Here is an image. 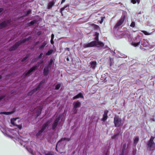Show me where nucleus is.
<instances>
[{"label":"nucleus","mask_w":155,"mask_h":155,"mask_svg":"<svg viewBox=\"0 0 155 155\" xmlns=\"http://www.w3.org/2000/svg\"><path fill=\"white\" fill-rule=\"evenodd\" d=\"M20 144L25 147L27 150L31 154H33V150L32 148L35 147V145L33 141L28 142L24 138H21L18 140Z\"/></svg>","instance_id":"1"},{"label":"nucleus","mask_w":155,"mask_h":155,"mask_svg":"<svg viewBox=\"0 0 155 155\" xmlns=\"http://www.w3.org/2000/svg\"><path fill=\"white\" fill-rule=\"evenodd\" d=\"M99 33L96 32L95 34V41H92L87 44H84L83 46L84 48H87L95 46H97L98 47H103L104 46V44L98 40Z\"/></svg>","instance_id":"2"},{"label":"nucleus","mask_w":155,"mask_h":155,"mask_svg":"<svg viewBox=\"0 0 155 155\" xmlns=\"http://www.w3.org/2000/svg\"><path fill=\"white\" fill-rule=\"evenodd\" d=\"M67 140L65 138L59 140L57 143L56 146V149L60 153H62V152L61 150H63L64 147L66 144Z\"/></svg>","instance_id":"3"},{"label":"nucleus","mask_w":155,"mask_h":155,"mask_svg":"<svg viewBox=\"0 0 155 155\" xmlns=\"http://www.w3.org/2000/svg\"><path fill=\"white\" fill-rule=\"evenodd\" d=\"M114 122L115 126L116 127L121 126L124 124V122L117 115L115 116L114 117Z\"/></svg>","instance_id":"4"},{"label":"nucleus","mask_w":155,"mask_h":155,"mask_svg":"<svg viewBox=\"0 0 155 155\" xmlns=\"http://www.w3.org/2000/svg\"><path fill=\"white\" fill-rule=\"evenodd\" d=\"M141 39L142 38L140 35H137L136 37L134 39L133 41L131 43L132 45L135 47L138 46L140 44V42L141 41Z\"/></svg>","instance_id":"5"},{"label":"nucleus","mask_w":155,"mask_h":155,"mask_svg":"<svg viewBox=\"0 0 155 155\" xmlns=\"http://www.w3.org/2000/svg\"><path fill=\"white\" fill-rule=\"evenodd\" d=\"M60 115H57L55 117H54L52 120H54L52 124V128L53 129H55L58 124V123L60 120Z\"/></svg>","instance_id":"6"},{"label":"nucleus","mask_w":155,"mask_h":155,"mask_svg":"<svg viewBox=\"0 0 155 155\" xmlns=\"http://www.w3.org/2000/svg\"><path fill=\"white\" fill-rule=\"evenodd\" d=\"M52 120H48L46 124H44L43 126L41 129L36 134L37 137L39 136L41 134L43 131L47 127V126L50 124Z\"/></svg>","instance_id":"7"},{"label":"nucleus","mask_w":155,"mask_h":155,"mask_svg":"<svg viewBox=\"0 0 155 155\" xmlns=\"http://www.w3.org/2000/svg\"><path fill=\"white\" fill-rule=\"evenodd\" d=\"M74 106L73 109V112L72 114H75L77 112V108L81 106V103L80 102L77 101L74 103Z\"/></svg>","instance_id":"8"},{"label":"nucleus","mask_w":155,"mask_h":155,"mask_svg":"<svg viewBox=\"0 0 155 155\" xmlns=\"http://www.w3.org/2000/svg\"><path fill=\"white\" fill-rule=\"evenodd\" d=\"M26 39H24L16 43L15 45L10 48V50L12 51L15 50L20 45L21 43H24L26 41Z\"/></svg>","instance_id":"9"},{"label":"nucleus","mask_w":155,"mask_h":155,"mask_svg":"<svg viewBox=\"0 0 155 155\" xmlns=\"http://www.w3.org/2000/svg\"><path fill=\"white\" fill-rule=\"evenodd\" d=\"M147 148L150 150H153L155 147V143L154 141H149L147 143Z\"/></svg>","instance_id":"10"},{"label":"nucleus","mask_w":155,"mask_h":155,"mask_svg":"<svg viewBox=\"0 0 155 155\" xmlns=\"http://www.w3.org/2000/svg\"><path fill=\"white\" fill-rule=\"evenodd\" d=\"M125 17V15H123L121 16L119 21H118L117 22V24L115 25L114 27V28H117V27L121 25L122 24V23H123Z\"/></svg>","instance_id":"11"},{"label":"nucleus","mask_w":155,"mask_h":155,"mask_svg":"<svg viewBox=\"0 0 155 155\" xmlns=\"http://www.w3.org/2000/svg\"><path fill=\"white\" fill-rule=\"evenodd\" d=\"M53 62L52 59H51L48 65L46 66L44 70V73L45 75H47L48 73L49 68L51 67Z\"/></svg>","instance_id":"12"},{"label":"nucleus","mask_w":155,"mask_h":155,"mask_svg":"<svg viewBox=\"0 0 155 155\" xmlns=\"http://www.w3.org/2000/svg\"><path fill=\"white\" fill-rule=\"evenodd\" d=\"M44 82L43 81H41L40 83L39 84L38 86L35 89L33 90H32V91L28 93V95L29 96L31 95L34 93V92L36 91L40 87L41 85Z\"/></svg>","instance_id":"13"},{"label":"nucleus","mask_w":155,"mask_h":155,"mask_svg":"<svg viewBox=\"0 0 155 155\" xmlns=\"http://www.w3.org/2000/svg\"><path fill=\"white\" fill-rule=\"evenodd\" d=\"M11 24L10 21H8L7 22L4 21L0 24V28H1L3 27H6L7 26Z\"/></svg>","instance_id":"14"},{"label":"nucleus","mask_w":155,"mask_h":155,"mask_svg":"<svg viewBox=\"0 0 155 155\" xmlns=\"http://www.w3.org/2000/svg\"><path fill=\"white\" fill-rule=\"evenodd\" d=\"M18 118H13L11 120V123L14 125L18 127L19 129H21L22 128V126L21 125H16V121Z\"/></svg>","instance_id":"15"},{"label":"nucleus","mask_w":155,"mask_h":155,"mask_svg":"<svg viewBox=\"0 0 155 155\" xmlns=\"http://www.w3.org/2000/svg\"><path fill=\"white\" fill-rule=\"evenodd\" d=\"M37 67L36 66H35L31 68L27 72L24 74V75L25 76H28L30 75V74L33 71L36 69Z\"/></svg>","instance_id":"16"},{"label":"nucleus","mask_w":155,"mask_h":155,"mask_svg":"<svg viewBox=\"0 0 155 155\" xmlns=\"http://www.w3.org/2000/svg\"><path fill=\"white\" fill-rule=\"evenodd\" d=\"M42 108V106H38L37 108L35 110V111L36 110V113L37 117L38 116L41 114Z\"/></svg>","instance_id":"17"},{"label":"nucleus","mask_w":155,"mask_h":155,"mask_svg":"<svg viewBox=\"0 0 155 155\" xmlns=\"http://www.w3.org/2000/svg\"><path fill=\"white\" fill-rule=\"evenodd\" d=\"M108 112L107 110H105L104 112V114L103 115V117L102 119V120L103 121H105L107 118V114Z\"/></svg>","instance_id":"18"},{"label":"nucleus","mask_w":155,"mask_h":155,"mask_svg":"<svg viewBox=\"0 0 155 155\" xmlns=\"http://www.w3.org/2000/svg\"><path fill=\"white\" fill-rule=\"evenodd\" d=\"M82 98L83 99L84 98V97L82 94L80 93L78 94L75 96L73 98V99H76L78 98Z\"/></svg>","instance_id":"19"},{"label":"nucleus","mask_w":155,"mask_h":155,"mask_svg":"<svg viewBox=\"0 0 155 155\" xmlns=\"http://www.w3.org/2000/svg\"><path fill=\"white\" fill-rule=\"evenodd\" d=\"M141 44L144 47H147L149 45V44L147 41L146 40H143V41H141Z\"/></svg>","instance_id":"20"},{"label":"nucleus","mask_w":155,"mask_h":155,"mask_svg":"<svg viewBox=\"0 0 155 155\" xmlns=\"http://www.w3.org/2000/svg\"><path fill=\"white\" fill-rule=\"evenodd\" d=\"M91 67L93 68H95L96 65V62L95 61H91L90 63Z\"/></svg>","instance_id":"21"},{"label":"nucleus","mask_w":155,"mask_h":155,"mask_svg":"<svg viewBox=\"0 0 155 155\" xmlns=\"http://www.w3.org/2000/svg\"><path fill=\"white\" fill-rule=\"evenodd\" d=\"M138 141L139 138L137 137H135L134 141V143L136 145L137 143H138Z\"/></svg>","instance_id":"22"},{"label":"nucleus","mask_w":155,"mask_h":155,"mask_svg":"<svg viewBox=\"0 0 155 155\" xmlns=\"http://www.w3.org/2000/svg\"><path fill=\"white\" fill-rule=\"evenodd\" d=\"M54 3L52 2H50L48 5V9H50L51 8L53 5Z\"/></svg>","instance_id":"23"},{"label":"nucleus","mask_w":155,"mask_h":155,"mask_svg":"<svg viewBox=\"0 0 155 155\" xmlns=\"http://www.w3.org/2000/svg\"><path fill=\"white\" fill-rule=\"evenodd\" d=\"M141 31L143 32L145 35H150L152 32L149 33L145 31Z\"/></svg>","instance_id":"24"},{"label":"nucleus","mask_w":155,"mask_h":155,"mask_svg":"<svg viewBox=\"0 0 155 155\" xmlns=\"http://www.w3.org/2000/svg\"><path fill=\"white\" fill-rule=\"evenodd\" d=\"M46 44L47 43L46 42H44L39 47V48L41 49L43 48Z\"/></svg>","instance_id":"25"},{"label":"nucleus","mask_w":155,"mask_h":155,"mask_svg":"<svg viewBox=\"0 0 155 155\" xmlns=\"http://www.w3.org/2000/svg\"><path fill=\"white\" fill-rule=\"evenodd\" d=\"M131 2L134 4H136L137 2L139 4L140 2V0H131Z\"/></svg>","instance_id":"26"},{"label":"nucleus","mask_w":155,"mask_h":155,"mask_svg":"<svg viewBox=\"0 0 155 155\" xmlns=\"http://www.w3.org/2000/svg\"><path fill=\"white\" fill-rule=\"evenodd\" d=\"M53 51L51 50H49L48 52L46 53V55H49L51 54L52 52Z\"/></svg>","instance_id":"27"},{"label":"nucleus","mask_w":155,"mask_h":155,"mask_svg":"<svg viewBox=\"0 0 155 155\" xmlns=\"http://www.w3.org/2000/svg\"><path fill=\"white\" fill-rule=\"evenodd\" d=\"M61 84H59L56 85L55 86V89L58 90L59 88L61 87Z\"/></svg>","instance_id":"28"},{"label":"nucleus","mask_w":155,"mask_h":155,"mask_svg":"<svg viewBox=\"0 0 155 155\" xmlns=\"http://www.w3.org/2000/svg\"><path fill=\"white\" fill-rule=\"evenodd\" d=\"M135 22L133 21L132 22L130 25V26L133 28H134L135 27Z\"/></svg>","instance_id":"29"},{"label":"nucleus","mask_w":155,"mask_h":155,"mask_svg":"<svg viewBox=\"0 0 155 155\" xmlns=\"http://www.w3.org/2000/svg\"><path fill=\"white\" fill-rule=\"evenodd\" d=\"M31 12V10H29L25 13V14L26 15H28Z\"/></svg>","instance_id":"30"},{"label":"nucleus","mask_w":155,"mask_h":155,"mask_svg":"<svg viewBox=\"0 0 155 155\" xmlns=\"http://www.w3.org/2000/svg\"><path fill=\"white\" fill-rule=\"evenodd\" d=\"M3 114H7V115H9L11 114H12V112H4L2 113Z\"/></svg>","instance_id":"31"},{"label":"nucleus","mask_w":155,"mask_h":155,"mask_svg":"<svg viewBox=\"0 0 155 155\" xmlns=\"http://www.w3.org/2000/svg\"><path fill=\"white\" fill-rule=\"evenodd\" d=\"M118 135H119V134H115V135H114V136H113L112 137V139H115V138H116V137H117V136Z\"/></svg>","instance_id":"32"},{"label":"nucleus","mask_w":155,"mask_h":155,"mask_svg":"<svg viewBox=\"0 0 155 155\" xmlns=\"http://www.w3.org/2000/svg\"><path fill=\"white\" fill-rule=\"evenodd\" d=\"M154 137L153 136H151V137L150 139V140L149 141H153V140H154Z\"/></svg>","instance_id":"33"},{"label":"nucleus","mask_w":155,"mask_h":155,"mask_svg":"<svg viewBox=\"0 0 155 155\" xmlns=\"http://www.w3.org/2000/svg\"><path fill=\"white\" fill-rule=\"evenodd\" d=\"M110 66H111V65L112 63H113V58H110Z\"/></svg>","instance_id":"34"},{"label":"nucleus","mask_w":155,"mask_h":155,"mask_svg":"<svg viewBox=\"0 0 155 155\" xmlns=\"http://www.w3.org/2000/svg\"><path fill=\"white\" fill-rule=\"evenodd\" d=\"M126 144H124L123 145V151H124L125 149V148L126 147Z\"/></svg>","instance_id":"35"},{"label":"nucleus","mask_w":155,"mask_h":155,"mask_svg":"<svg viewBox=\"0 0 155 155\" xmlns=\"http://www.w3.org/2000/svg\"><path fill=\"white\" fill-rule=\"evenodd\" d=\"M152 25H153L150 23V22H149V21L148 22V23L147 24V25L150 26H151Z\"/></svg>","instance_id":"36"},{"label":"nucleus","mask_w":155,"mask_h":155,"mask_svg":"<svg viewBox=\"0 0 155 155\" xmlns=\"http://www.w3.org/2000/svg\"><path fill=\"white\" fill-rule=\"evenodd\" d=\"M43 53H41L39 55V56H38V58H41L42 57V56L43 55Z\"/></svg>","instance_id":"37"},{"label":"nucleus","mask_w":155,"mask_h":155,"mask_svg":"<svg viewBox=\"0 0 155 155\" xmlns=\"http://www.w3.org/2000/svg\"><path fill=\"white\" fill-rule=\"evenodd\" d=\"M67 7V6H65L64 7L61 8V12H62V11H63L65 9V8H66Z\"/></svg>","instance_id":"38"},{"label":"nucleus","mask_w":155,"mask_h":155,"mask_svg":"<svg viewBox=\"0 0 155 155\" xmlns=\"http://www.w3.org/2000/svg\"><path fill=\"white\" fill-rule=\"evenodd\" d=\"M28 58V57H25L23 59H22V61H24Z\"/></svg>","instance_id":"39"},{"label":"nucleus","mask_w":155,"mask_h":155,"mask_svg":"<svg viewBox=\"0 0 155 155\" xmlns=\"http://www.w3.org/2000/svg\"><path fill=\"white\" fill-rule=\"evenodd\" d=\"M45 155H53L50 152H48L47 154H46Z\"/></svg>","instance_id":"40"},{"label":"nucleus","mask_w":155,"mask_h":155,"mask_svg":"<svg viewBox=\"0 0 155 155\" xmlns=\"http://www.w3.org/2000/svg\"><path fill=\"white\" fill-rule=\"evenodd\" d=\"M5 97L3 96L0 95V100H1L4 97Z\"/></svg>","instance_id":"41"},{"label":"nucleus","mask_w":155,"mask_h":155,"mask_svg":"<svg viewBox=\"0 0 155 155\" xmlns=\"http://www.w3.org/2000/svg\"><path fill=\"white\" fill-rule=\"evenodd\" d=\"M54 37V35L53 34H52L51 35V39H53Z\"/></svg>","instance_id":"42"},{"label":"nucleus","mask_w":155,"mask_h":155,"mask_svg":"<svg viewBox=\"0 0 155 155\" xmlns=\"http://www.w3.org/2000/svg\"><path fill=\"white\" fill-rule=\"evenodd\" d=\"M51 44H53L54 43L53 39H51Z\"/></svg>","instance_id":"43"},{"label":"nucleus","mask_w":155,"mask_h":155,"mask_svg":"<svg viewBox=\"0 0 155 155\" xmlns=\"http://www.w3.org/2000/svg\"><path fill=\"white\" fill-rule=\"evenodd\" d=\"M65 0H62L61 3H63L64 2H65Z\"/></svg>","instance_id":"44"},{"label":"nucleus","mask_w":155,"mask_h":155,"mask_svg":"<svg viewBox=\"0 0 155 155\" xmlns=\"http://www.w3.org/2000/svg\"><path fill=\"white\" fill-rule=\"evenodd\" d=\"M2 11V8H0V12Z\"/></svg>","instance_id":"45"},{"label":"nucleus","mask_w":155,"mask_h":155,"mask_svg":"<svg viewBox=\"0 0 155 155\" xmlns=\"http://www.w3.org/2000/svg\"><path fill=\"white\" fill-rule=\"evenodd\" d=\"M31 25H32L34 23L33 21H31Z\"/></svg>","instance_id":"46"},{"label":"nucleus","mask_w":155,"mask_h":155,"mask_svg":"<svg viewBox=\"0 0 155 155\" xmlns=\"http://www.w3.org/2000/svg\"><path fill=\"white\" fill-rule=\"evenodd\" d=\"M140 48L141 49H142L143 48L142 47V46H140Z\"/></svg>","instance_id":"47"},{"label":"nucleus","mask_w":155,"mask_h":155,"mask_svg":"<svg viewBox=\"0 0 155 155\" xmlns=\"http://www.w3.org/2000/svg\"><path fill=\"white\" fill-rule=\"evenodd\" d=\"M66 60H67V61H68V58H66Z\"/></svg>","instance_id":"48"},{"label":"nucleus","mask_w":155,"mask_h":155,"mask_svg":"<svg viewBox=\"0 0 155 155\" xmlns=\"http://www.w3.org/2000/svg\"><path fill=\"white\" fill-rule=\"evenodd\" d=\"M38 155H41V154L39 153L38 154Z\"/></svg>","instance_id":"49"},{"label":"nucleus","mask_w":155,"mask_h":155,"mask_svg":"<svg viewBox=\"0 0 155 155\" xmlns=\"http://www.w3.org/2000/svg\"><path fill=\"white\" fill-rule=\"evenodd\" d=\"M1 78V76H0V79Z\"/></svg>","instance_id":"50"},{"label":"nucleus","mask_w":155,"mask_h":155,"mask_svg":"<svg viewBox=\"0 0 155 155\" xmlns=\"http://www.w3.org/2000/svg\"><path fill=\"white\" fill-rule=\"evenodd\" d=\"M102 21H102L101 22H100V23H101L102 22Z\"/></svg>","instance_id":"51"}]
</instances>
